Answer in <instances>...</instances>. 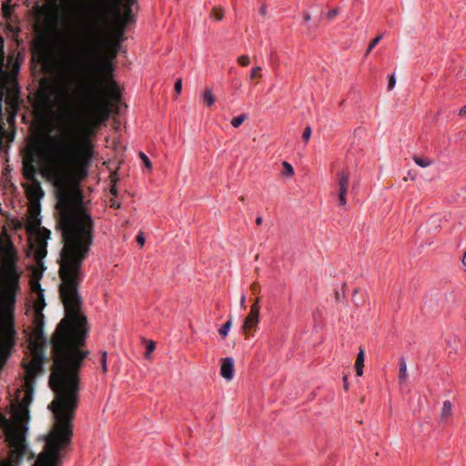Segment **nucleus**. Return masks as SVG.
I'll list each match as a JSON object with an SVG mask.
<instances>
[{
  "label": "nucleus",
  "instance_id": "obj_1",
  "mask_svg": "<svg viewBox=\"0 0 466 466\" xmlns=\"http://www.w3.org/2000/svg\"><path fill=\"white\" fill-rule=\"evenodd\" d=\"M83 24L69 64L77 75L62 79L58 86L57 99L69 125L59 137H52L46 148L49 153L47 177L56 188V224L60 232H94L95 223L85 208L82 191L76 178H84L92 161L93 147L89 142H79V116L76 108L88 112L89 120L98 123L106 119L109 105L120 99V92L113 79V61L116 58L121 39L106 38L92 55L86 53L89 41Z\"/></svg>",
  "mask_w": 466,
  "mask_h": 466
},
{
  "label": "nucleus",
  "instance_id": "obj_2",
  "mask_svg": "<svg viewBox=\"0 0 466 466\" xmlns=\"http://www.w3.org/2000/svg\"><path fill=\"white\" fill-rule=\"evenodd\" d=\"M55 399L48 405L54 417V424L45 437L44 451L38 455L34 466H58L60 451L66 448L73 435V420L78 406L79 385H50Z\"/></svg>",
  "mask_w": 466,
  "mask_h": 466
},
{
  "label": "nucleus",
  "instance_id": "obj_3",
  "mask_svg": "<svg viewBox=\"0 0 466 466\" xmlns=\"http://www.w3.org/2000/svg\"><path fill=\"white\" fill-rule=\"evenodd\" d=\"M88 25L86 27L89 46L86 53L95 54L104 42V29L109 22L128 25L133 21L132 8L121 7L122 0H91Z\"/></svg>",
  "mask_w": 466,
  "mask_h": 466
},
{
  "label": "nucleus",
  "instance_id": "obj_4",
  "mask_svg": "<svg viewBox=\"0 0 466 466\" xmlns=\"http://www.w3.org/2000/svg\"><path fill=\"white\" fill-rule=\"evenodd\" d=\"M43 315L37 314L35 322V328L34 330L35 340L30 342V350L32 353V360L25 365V384L27 388L24 398L21 400L20 406L26 413H28L27 406L32 401L33 384L35 377L44 372L45 357V339L43 336Z\"/></svg>",
  "mask_w": 466,
  "mask_h": 466
},
{
  "label": "nucleus",
  "instance_id": "obj_5",
  "mask_svg": "<svg viewBox=\"0 0 466 466\" xmlns=\"http://www.w3.org/2000/svg\"><path fill=\"white\" fill-rule=\"evenodd\" d=\"M0 252L2 254L4 274V286L1 293L5 304L8 307H13L15 303L16 293L20 289V273L16 266V252L9 240L6 242L0 240Z\"/></svg>",
  "mask_w": 466,
  "mask_h": 466
},
{
  "label": "nucleus",
  "instance_id": "obj_6",
  "mask_svg": "<svg viewBox=\"0 0 466 466\" xmlns=\"http://www.w3.org/2000/svg\"><path fill=\"white\" fill-rule=\"evenodd\" d=\"M15 330L12 319L2 323L0 328V354L9 355L15 344Z\"/></svg>",
  "mask_w": 466,
  "mask_h": 466
},
{
  "label": "nucleus",
  "instance_id": "obj_7",
  "mask_svg": "<svg viewBox=\"0 0 466 466\" xmlns=\"http://www.w3.org/2000/svg\"><path fill=\"white\" fill-rule=\"evenodd\" d=\"M37 158L35 152L31 151L24 161V176L25 177L31 181L35 187V191L41 192L43 194L40 184L36 178L37 175Z\"/></svg>",
  "mask_w": 466,
  "mask_h": 466
},
{
  "label": "nucleus",
  "instance_id": "obj_8",
  "mask_svg": "<svg viewBox=\"0 0 466 466\" xmlns=\"http://www.w3.org/2000/svg\"><path fill=\"white\" fill-rule=\"evenodd\" d=\"M350 171L348 168L341 169L337 173V184L339 187L338 197L340 206L347 205V193L350 186Z\"/></svg>",
  "mask_w": 466,
  "mask_h": 466
},
{
  "label": "nucleus",
  "instance_id": "obj_9",
  "mask_svg": "<svg viewBox=\"0 0 466 466\" xmlns=\"http://www.w3.org/2000/svg\"><path fill=\"white\" fill-rule=\"evenodd\" d=\"M50 236V231L45 229L43 232L37 236L35 239V257L37 260L43 259L46 256V238Z\"/></svg>",
  "mask_w": 466,
  "mask_h": 466
},
{
  "label": "nucleus",
  "instance_id": "obj_10",
  "mask_svg": "<svg viewBox=\"0 0 466 466\" xmlns=\"http://www.w3.org/2000/svg\"><path fill=\"white\" fill-rule=\"evenodd\" d=\"M259 321V309L250 307V311L246 317L243 324V331L248 334L253 328L257 327Z\"/></svg>",
  "mask_w": 466,
  "mask_h": 466
},
{
  "label": "nucleus",
  "instance_id": "obj_11",
  "mask_svg": "<svg viewBox=\"0 0 466 466\" xmlns=\"http://www.w3.org/2000/svg\"><path fill=\"white\" fill-rule=\"evenodd\" d=\"M220 374L227 380H230L233 378L234 361L231 358L223 359L220 368Z\"/></svg>",
  "mask_w": 466,
  "mask_h": 466
},
{
  "label": "nucleus",
  "instance_id": "obj_12",
  "mask_svg": "<svg viewBox=\"0 0 466 466\" xmlns=\"http://www.w3.org/2000/svg\"><path fill=\"white\" fill-rule=\"evenodd\" d=\"M108 25H111L113 27L114 36L112 39H121L122 43L125 39L124 35L127 25L116 22H109Z\"/></svg>",
  "mask_w": 466,
  "mask_h": 466
},
{
  "label": "nucleus",
  "instance_id": "obj_13",
  "mask_svg": "<svg viewBox=\"0 0 466 466\" xmlns=\"http://www.w3.org/2000/svg\"><path fill=\"white\" fill-rule=\"evenodd\" d=\"M365 352L362 348H360L357 359L355 361V370L357 376L360 377L363 375Z\"/></svg>",
  "mask_w": 466,
  "mask_h": 466
},
{
  "label": "nucleus",
  "instance_id": "obj_14",
  "mask_svg": "<svg viewBox=\"0 0 466 466\" xmlns=\"http://www.w3.org/2000/svg\"><path fill=\"white\" fill-rule=\"evenodd\" d=\"M452 416V404L450 400H445L442 404L441 419L442 421H446Z\"/></svg>",
  "mask_w": 466,
  "mask_h": 466
},
{
  "label": "nucleus",
  "instance_id": "obj_15",
  "mask_svg": "<svg viewBox=\"0 0 466 466\" xmlns=\"http://www.w3.org/2000/svg\"><path fill=\"white\" fill-rule=\"evenodd\" d=\"M399 370H399V379L400 381L405 382L408 378V374H407V365H406V361H405L404 358H401L400 360Z\"/></svg>",
  "mask_w": 466,
  "mask_h": 466
},
{
  "label": "nucleus",
  "instance_id": "obj_16",
  "mask_svg": "<svg viewBox=\"0 0 466 466\" xmlns=\"http://www.w3.org/2000/svg\"><path fill=\"white\" fill-rule=\"evenodd\" d=\"M38 95H39V98L41 99L44 106H51V105H52L51 94L47 93L45 90H41Z\"/></svg>",
  "mask_w": 466,
  "mask_h": 466
},
{
  "label": "nucleus",
  "instance_id": "obj_17",
  "mask_svg": "<svg viewBox=\"0 0 466 466\" xmlns=\"http://www.w3.org/2000/svg\"><path fill=\"white\" fill-rule=\"evenodd\" d=\"M413 160L414 162L421 167H427L429 166H431L432 164V160L428 158V157H419V156H414L413 157Z\"/></svg>",
  "mask_w": 466,
  "mask_h": 466
},
{
  "label": "nucleus",
  "instance_id": "obj_18",
  "mask_svg": "<svg viewBox=\"0 0 466 466\" xmlns=\"http://www.w3.org/2000/svg\"><path fill=\"white\" fill-rule=\"evenodd\" d=\"M203 101L204 103L208 106H211L214 102H215V98L212 95V92L209 88H207L205 90V92L203 93Z\"/></svg>",
  "mask_w": 466,
  "mask_h": 466
},
{
  "label": "nucleus",
  "instance_id": "obj_19",
  "mask_svg": "<svg viewBox=\"0 0 466 466\" xmlns=\"http://www.w3.org/2000/svg\"><path fill=\"white\" fill-rule=\"evenodd\" d=\"M211 17L217 21H220L224 17V10L220 6H216L211 11Z\"/></svg>",
  "mask_w": 466,
  "mask_h": 466
},
{
  "label": "nucleus",
  "instance_id": "obj_20",
  "mask_svg": "<svg viewBox=\"0 0 466 466\" xmlns=\"http://www.w3.org/2000/svg\"><path fill=\"white\" fill-rule=\"evenodd\" d=\"M10 438L16 445H22L25 441L23 434L16 431L10 433Z\"/></svg>",
  "mask_w": 466,
  "mask_h": 466
},
{
  "label": "nucleus",
  "instance_id": "obj_21",
  "mask_svg": "<svg viewBox=\"0 0 466 466\" xmlns=\"http://www.w3.org/2000/svg\"><path fill=\"white\" fill-rule=\"evenodd\" d=\"M232 327V318H229V319L219 329L218 332L219 334L225 338L230 328Z\"/></svg>",
  "mask_w": 466,
  "mask_h": 466
},
{
  "label": "nucleus",
  "instance_id": "obj_22",
  "mask_svg": "<svg viewBox=\"0 0 466 466\" xmlns=\"http://www.w3.org/2000/svg\"><path fill=\"white\" fill-rule=\"evenodd\" d=\"M247 118L248 116L246 114H241L231 120V125L234 127H238Z\"/></svg>",
  "mask_w": 466,
  "mask_h": 466
},
{
  "label": "nucleus",
  "instance_id": "obj_23",
  "mask_svg": "<svg viewBox=\"0 0 466 466\" xmlns=\"http://www.w3.org/2000/svg\"><path fill=\"white\" fill-rule=\"evenodd\" d=\"M262 77V67L261 66H256L252 68L250 72V80H253L255 78L260 79Z\"/></svg>",
  "mask_w": 466,
  "mask_h": 466
},
{
  "label": "nucleus",
  "instance_id": "obj_24",
  "mask_svg": "<svg viewBox=\"0 0 466 466\" xmlns=\"http://www.w3.org/2000/svg\"><path fill=\"white\" fill-rule=\"evenodd\" d=\"M382 39V35H379L375 38H373L370 43L369 44V46L366 51V56L370 53V51L379 44V42Z\"/></svg>",
  "mask_w": 466,
  "mask_h": 466
},
{
  "label": "nucleus",
  "instance_id": "obj_25",
  "mask_svg": "<svg viewBox=\"0 0 466 466\" xmlns=\"http://www.w3.org/2000/svg\"><path fill=\"white\" fill-rule=\"evenodd\" d=\"M238 62L240 66H247L249 65L250 63V59H249V56H246V55H243V56H240L238 58Z\"/></svg>",
  "mask_w": 466,
  "mask_h": 466
},
{
  "label": "nucleus",
  "instance_id": "obj_26",
  "mask_svg": "<svg viewBox=\"0 0 466 466\" xmlns=\"http://www.w3.org/2000/svg\"><path fill=\"white\" fill-rule=\"evenodd\" d=\"M2 11L4 14V16L8 18L11 15V7L7 3H4L2 5Z\"/></svg>",
  "mask_w": 466,
  "mask_h": 466
},
{
  "label": "nucleus",
  "instance_id": "obj_27",
  "mask_svg": "<svg viewBox=\"0 0 466 466\" xmlns=\"http://www.w3.org/2000/svg\"><path fill=\"white\" fill-rule=\"evenodd\" d=\"M100 362H101L102 371L104 373L106 372L107 367H106V351H104L102 353L101 358H100Z\"/></svg>",
  "mask_w": 466,
  "mask_h": 466
},
{
  "label": "nucleus",
  "instance_id": "obj_28",
  "mask_svg": "<svg viewBox=\"0 0 466 466\" xmlns=\"http://www.w3.org/2000/svg\"><path fill=\"white\" fill-rule=\"evenodd\" d=\"M156 345L153 341H148L147 345V350H146V358H149L151 352L155 350Z\"/></svg>",
  "mask_w": 466,
  "mask_h": 466
},
{
  "label": "nucleus",
  "instance_id": "obj_29",
  "mask_svg": "<svg viewBox=\"0 0 466 466\" xmlns=\"http://www.w3.org/2000/svg\"><path fill=\"white\" fill-rule=\"evenodd\" d=\"M311 136V128L310 127H307L302 134V139L305 141V142H308V140L309 139Z\"/></svg>",
  "mask_w": 466,
  "mask_h": 466
},
{
  "label": "nucleus",
  "instance_id": "obj_30",
  "mask_svg": "<svg viewBox=\"0 0 466 466\" xmlns=\"http://www.w3.org/2000/svg\"><path fill=\"white\" fill-rule=\"evenodd\" d=\"M395 84H396V79H395L394 75L392 74V75L389 76L388 89L392 90L393 87L395 86Z\"/></svg>",
  "mask_w": 466,
  "mask_h": 466
},
{
  "label": "nucleus",
  "instance_id": "obj_31",
  "mask_svg": "<svg viewBox=\"0 0 466 466\" xmlns=\"http://www.w3.org/2000/svg\"><path fill=\"white\" fill-rule=\"evenodd\" d=\"M175 92L178 95L181 93V90H182V80L181 79H177L175 83Z\"/></svg>",
  "mask_w": 466,
  "mask_h": 466
},
{
  "label": "nucleus",
  "instance_id": "obj_32",
  "mask_svg": "<svg viewBox=\"0 0 466 466\" xmlns=\"http://www.w3.org/2000/svg\"><path fill=\"white\" fill-rule=\"evenodd\" d=\"M136 3V0H122L121 7L128 6L132 8V5Z\"/></svg>",
  "mask_w": 466,
  "mask_h": 466
},
{
  "label": "nucleus",
  "instance_id": "obj_33",
  "mask_svg": "<svg viewBox=\"0 0 466 466\" xmlns=\"http://www.w3.org/2000/svg\"><path fill=\"white\" fill-rule=\"evenodd\" d=\"M139 155H140L141 158L143 159V162L145 163L146 167L150 168L151 163H150V160L148 159V157L142 152H140Z\"/></svg>",
  "mask_w": 466,
  "mask_h": 466
},
{
  "label": "nucleus",
  "instance_id": "obj_34",
  "mask_svg": "<svg viewBox=\"0 0 466 466\" xmlns=\"http://www.w3.org/2000/svg\"><path fill=\"white\" fill-rule=\"evenodd\" d=\"M283 166L285 167V172H283V175H289V174H291V165L289 162L284 161L283 162Z\"/></svg>",
  "mask_w": 466,
  "mask_h": 466
},
{
  "label": "nucleus",
  "instance_id": "obj_35",
  "mask_svg": "<svg viewBox=\"0 0 466 466\" xmlns=\"http://www.w3.org/2000/svg\"><path fill=\"white\" fill-rule=\"evenodd\" d=\"M250 289L254 294L258 293L260 291V285L258 282H253Z\"/></svg>",
  "mask_w": 466,
  "mask_h": 466
},
{
  "label": "nucleus",
  "instance_id": "obj_36",
  "mask_svg": "<svg viewBox=\"0 0 466 466\" xmlns=\"http://www.w3.org/2000/svg\"><path fill=\"white\" fill-rule=\"evenodd\" d=\"M338 13H339V10L337 8H333L327 13V17L329 19H332L338 15Z\"/></svg>",
  "mask_w": 466,
  "mask_h": 466
},
{
  "label": "nucleus",
  "instance_id": "obj_37",
  "mask_svg": "<svg viewBox=\"0 0 466 466\" xmlns=\"http://www.w3.org/2000/svg\"><path fill=\"white\" fill-rule=\"evenodd\" d=\"M137 241L138 242V244L140 246H143L145 244V238L143 236L142 233H139L137 236Z\"/></svg>",
  "mask_w": 466,
  "mask_h": 466
},
{
  "label": "nucleus",
  "instance_id": "obj_38",
  "mask_svg": "<svg viewBox=\"0 0 466 466\" xmlns=\"http://www.w3.org/2000/svg\"><path fill=\"white\" fill-rule=\"evenodd\" d=\"M240 307L245 309H246V296L245 295H242L241 298H240Z\"/></svg>",
  "mask_w": 466,
  "mask_h": 466
},
{
  "label": "nucleus",
  "instance_id": "obj_39",
  "mask_svg": "<svg viewBox=\"0 0 466 466\" xmlns=\"http://www.w3.org/2000/svg\"><path fill=\"white\" fill-rule=\"evenodd\" d=\"M343 383H344V385H343V386H344V389H345L346 390H349L348 376H344V377H343Z\"/></svg>",
  "mask_w": 466,
  "mask_h": 466
},
{
  "label": "nucleus",
  "instance_id": "obj_40",
  "mask_svg": "<svg viewBox=\"0 0 466 466\" xmlns=\"http://www.w3.org/2000/svg\"><path fill=\"white\" fill-rule=\"evenodd\" d=\"M3 66H4V55H3L2 50H0V71L3 68Z\"/></svg>",
  "mask_w": 466,
  "mask_h": 466
},
{
  "label": "nucleus",
  "instance_id": "obj_41",
  "mask_svg": "<svg viewBox=\"0 0 466 466\" xmlns=\"http://www.w3.org/2000/svg\"><path fill=\"white\" fill-rule=\"evenodd\" d=\"M459 116H466V106H462L459 111Z\"/></svg>",
  "mask_w": 466,
  "mask_h": 466
},
{
  "label": "nucleus",
  "instance_id": "obj_42",
  "mask_svg": "<svg viewBox=\"0 0 466 466\" xmlns=\"http://www.w3.org/2000/svg\"><path fill=\"white\" fill-rule=\"evenodd\" d=\"M255 306H257V308L260 309V308H259V299L258 298H257L255 299V301L253 302V304L251 305V307H255Z\"/></svg>",
  "mask_w": 466,
  "mask_h": 466
},
{
  "label": "nucleus",
  "instance_id": "obj_43",
  "mask_svg": "<svg viewBox=\"0 0 466 466\" xmlns=\"http://www.w3.org/2000/svg\"><path fill=\"white\" fill-rule=\"evenodd\" d=\"M110 207L111 208H120V204L116 202V201H112Z\"/></svg>",
  "mask_w": 466,
  "mask_h": 466
},
{
  "label": "nucleus",
  "instance_id": "obj_44",
  "mask_svg": "<svg viewBox=\"0 0 466 466\" xmlns=\"http://www.w3.org/2000/svg\"><path fill=\"white\" fill-rule=\"evenodd\" d=\"M303 19H304V21H305V22L309 21V19H310V15H309V13H307V12H306V13H304Z\"/></svg>",
  "mask_w": 466,
  "mask_h": 466
},
{
  "label": "nucleus",
  "instance_id": "obj_45",
  "mask_svg": "<svg viewBox=\"0 0 466 466\" xmlns=\"http://www.w3.org/2000/svg\"><path fill=\"white\" fill-rule=\"evenodd\" d=\"M259 12H260V14H261L262 15H266V12H267L266 6H265V5H263V6L260 8V11H259Z\"/></svg>",
  "mask_w": 466,
  "mask_h": 466
},
{
  "label": "nucleus",
  "instance_id": "obj_46",
  "mask_svg": "<svg viewBox=\"0 0 466 466\" xmlns=\"http://www.w3.org/2000/svg\"><path fill=\"white\" fill-rule=\"evenodd\" d=\"M262 223V217L258 216L257 218H256V224L258 226Z\"/></svg>",
  "mask_w": 466,
  "mask_h": 466
},
{
  "label": "nucleus",
  "instance_id": "obj_47",
  "mask_svg": "<svg viewBox=\"0 0 466 466\" xmlns=\"http://www.w3.org/2000/svg\"><path fill=\"white\" fill-rule=\"evenodd\" d=\"M461 262L464 266H466V251L464 252L463 256H462V259H461Z\"/></svg>",
  "mask_w": 466,
  "mask_h": 466
},
{
  "label": "nucleus",
  "instance_id": "obj_48",
  "mask_svg": "<svg viewBox=\"0 0 466 466\" xmlns=\"http://www.w3.org/2000/svg\"><path fill=\"white\" fill-rule=\"evenodd\" d=\"M0 420L3 421L5 424L8 423L7 420L4 416H1V415H0Z\"/></svg>",
  "mask_w": 466,
  "mask_h": 466
},
{
  "label": "nucleus",
  "instance_id": "obj_49",
  "mask_svg": "<svg viewBox=\"0 0 466 466\" xmlns=\"http://www.w3.org/2000/svg\"><path fill=\"white\" fill-rule=\"evenodd\" d=\"M111 193H112L113 195H116V188H111Z\"/></svg>",
  "mask_w": 466,
  "mask_h": 466
},
{
  "label": "nucleus",
  "instance_id": "obj_50",
  "mask_svg": "<svg viewBox=\"0 0 466 466\" xmlns=\"http://www.w3.org/2000/svg\"><path fill=\"white\" fill-rule=\"evenodd\" d=\"M240 200L244 201L245 200L244 197H240Z\"/></svg>",
  "mask_w": 466,
  "mask_h": 466
}]
</instances>
